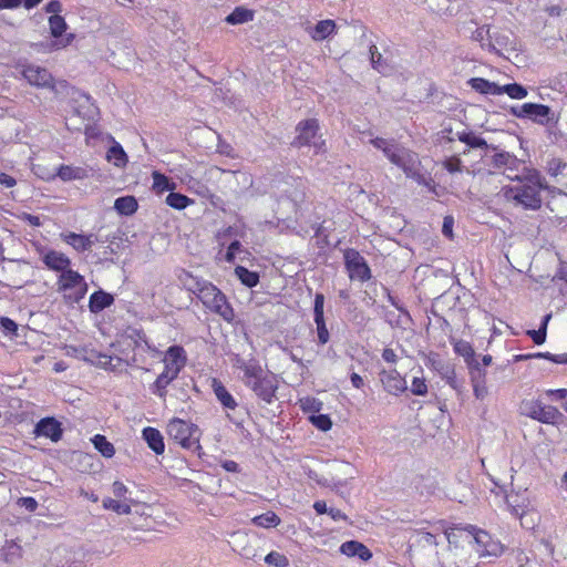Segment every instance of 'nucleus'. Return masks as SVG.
<instances>
[{"label": "nucleus", "instance_id": "9", "mask_svg": "<svg viewBox=\"0 0 567 567\" xmlns=\"http://www.w3.org/2000/svg\"><path fill=\"white\" fill-rule=\"evenodd\" d=\"M506 505L511 514L520 520V526L526 529L534 528V522L527 524L524 517L527 514H534L535 508L526 493H509L506 495Z\"/></svg>", "mask_w": 567, "mask_h": 567}, {"label": "nucleus", "instance_id": "10", "mask_svg": "<svg viewBox=\"0 0 567 567\" xmlns=\"http://www.w3.org/2000/svg\"><path fill=\"white\" fill-rule=\"evenodd\" d=\"M523 413L543 423H555L560 416L559 411L551 405H544L539 401H524L520 405Z\"/></svg>", "mask_w": 567, "mask_h": 567}, {"label": "nucleus", "instance_id": "44", "mask_svg": "<svg viewBox=\"0 0 567 567\" xmlns=\"http://www.w3.org/2000/svg\"><path fill=\"white\" fill-rule=\"evenodd\" d=\"M454 351L462 355L466 363L468 364L470 361L472 360H475L474 359V349L472 348V346L467 342V341H464V340H458L454 343Z\"/></svg>", "mask_w": 567, "mask_h": 567}, {"label": "nucleus", "instance_id": "61", "mask_svg": "<svg viewBox=\"0 0 567 567\" xmlns=\"http://www.w3.org/2000/svg\"><path fill=\"white\" fill-rule=\"evenodd\" d=\"M565 167V164H563L559 159H551L549 163H548V173L551 175V176H557L561 168Z\"/></svg>", "mask_w": 567, "mask_h": 567}, {"label": "nucleus", "instance_id": "43", "mask_svg": "<svg viewBox=\"0 0 567 567\" xmlns=\"http://www.w3.org/2000/svg\"><path fill=\"white\" fill-rule=\"evenodd\" d=\"M49 25L52 37L59 38L66 29V23L63 17L59 14L49 18Z\"/></svg>", "mask_w": 567, "mask_h": 567}, {"label": "nucleus", "instance_id": "30", "mask_svg": "<svg viewBox=\"0 0 567 567\" xmlns=\"http://www.w3.org/2000/svg\"><path fill=\"white\" fill-rule=\"evenodd\" d=\"M106 159L116 167H124L127 164V155L120 143L114 142L106 153Z\"/></svg>", "mask_w": 567, "mask_h": 567}, {"label": "nucleus", "instance_id": "15", "mask_svg": "<svg viewBox=\"0 0 567 567\" xmlns=\"http://www.w3.org/2000/svg\"><path fill=\"white\" fill-rule=\"evenodd\" d=\"M187 362V354L183 347L171 346L164 354V370L178 377Z\"/></svg>", "mask_w": 567, "mask_h": 567}, {"label": "nucleus", "instance_id": "29", "mask_svg": "<svg viewBox=\"0 0 567 567\" xmlns=\"http://www.w3.org/2000/svg\"><path fill=\"white\" fill-rule=\"evenodd\" d=\"M177 377L174 374L163 370V372L157 377L155 382L151 385V391L159 396L165 398L167 393V386L175 380Z\"/></svg>", "mask_w": 567, "mask_h": 567}, {"label": "nucleus", "instance_id": "39", "mask_svg": "<svg viewBox=\"0 0 567 567\" xmlns=\"http://www.w3.org/2000/svg\"><path fill=\"white\" fill-rule=\"evenodd\" d=\"M94 447L104 456L112 457L115 454V449L111 442L106 440L104 435L96 434L92 437Z\"/></svg>", "mask_w": 567, "mask_h": 567}, {"label": "nucleus", "instance_id": "24", "mask_svg": "<svg viewBox=\"0 0 567 567\" xmlns=\"http://www.w3.org/2000/svg\"><path fill=\"white\" fill-rule=\"evenodd\" d=\"M212 389L219 403L226 410H235L237 402L218 379L212 380Z\"/></svg>", "mask_w": 567, "mask_h": 567}, {"label": "nucleus", "instance_id": "35", "mask_svg": "<svg viewBox=\"0 0 567 567\" xmlns=\"http://www.w3.org/2000/svg\"><path fill=\"white\" fill-rule=\"evenodd\" d=\"M456 137L458 141L465 143L471 148H487L486 141L472 132L457 131Z\"/></svg>", "mask_w": 567, "mask_h": 567}, {"label": "nucleus", "instance_id": "38", "mask_svg": "<svg viewBox=\"0 0 567 567\" xmlns=\"http://www.w3.org/2000/svg\"><path fill=\"white\" fill-rule=\"evenodd\" d=\"M235 274L243 285L252 288L259 282V275L255 271H250L243 266H237L235 268Z\"/></svg>", "mask_w": 567, "mask_h": 567}, {"label": "nucleus", "instance_id": "20", "mask_svg": "<svg viewBox=\"0 0 567 567\" xmlns=\"http://www.w3.org/2000/svg\"><path fill=\"white\" fill-rule=\"evenodd\" d=\"M35 432L38 435L49 437L53 442H58L62 436L61 425L53 417L42 419L37 424Z\"/></svg>", "mask_w": 567, "mask_h": 567}, {"label": "nucleus", "instance_id": "49", "mask_svg": "<svg viewBox=\"0 0 567 567\" xmlns=\"http://www.w3.org/2000/svg\"><path fill=\"white\" fill-rule=\"evenodd\" d=\"M317 326L318 341L326 344L329 341L330 334L326 326L324 317L313 318Z\"/></svg>", "mask_w": 567, "mask_h": 567}, {"label": "nucleus", "instance_id": "42", "mask_svg": "<svg viewBox=\"0 0 567 567\" xmlns=\"http://www.w3.org/2000/svg\"><path fill=\"white\" fill-rule=\"evenodd\" d=\"M153 188L158 192L163 193L165 190H172L175 188V184L171 183L169 179L161 174L159 172H153Z\"/></svg>", "mask_w": 567, "mask_h": 567}, {"label": "nucleus", "instance_id": "4", "mask_svg": "<svg viewBox=\"0 0 567 567\" xmlns=\"http://www.w3.org/2000/svg\"><path fill=\"white\" fill-rule=\"evenodd\" d=\"M166 432L169 439L177 443L182 449L188 450L200 456L202 431L196 424L179 417H173L166 425Z\"/></svg>", "mask_w": 567, "mask_h": 567}, {"label": "nucleus", "instance_id": "40", "mask_svg": "<svg viewBox=\"0 0 567 567\" xmlns=\"http://www.w3.org/2000/svg\"><path fill=\"white\" fill-rule=\"evenodd\" d=\"M252 524L262 527V528H270L276 527L280 524V518L278 515H276L274 512H267L261 515L255 516L251 519Z\"/></svg>", "mask_w": 567, "mask_h": 567}, {"label": "nucleus", "instance_id": "60", "mask_svg": "<svg viewBox=\"0 0 567 567\" xmlns=\"http://www.w3.org/2000/svg\"><path fill=\"white\" fill-rule=\"evenodd\" d=\"M0 185L6 188H12L17 185V179L7 173L0 171Z\"/></svg>", "mask_w": 567, "mask_h": 567}, {"label": "nucleus", "instance_id": "13", "mask_svg": "<svg viewBox=\"0 0 567 567\" xmlns=\"http://www.w3.org/2000/svg\"><path fill=\"white\" fill-rule=\"evenodd\" d=\"M21 74L33 86L53 87V76L45 68L37 64H25L22 65Z\"/></svg>", "mask_w": 567, "mask_h": 567}, {"label": "nucleus", "instance_id": "14", "mask_svg": "<svg viewBox=\"0 0 567 567\" xmlns=\"http://www.w3.org/2000/svg\"><path fill=\"white\" fill-rule=\"evenodd\" d=\"M551 110L549 106L537 103H524L520 106L512 107V114L519 118H530L539 124H545Z\"/></svg>", "mask_w": 567, "mask_h": 567}, {"label": "nucleus", "instance_id": "5", "mask_svg": "<svg viewBox=\"0 0 567 567\" xmlns=\"http://www.w3.org/2000/svg\"><path fill=\"white\" fill-rule=\"evenodd\" d=\"M64 352L68 357L83 360L105 370L116 371L123 367V360L121 358L101 353L86 346H64Z\"/></svg>", "mask_w": 567, "mask_h": 567}, {"label": "nucleus", "instance_id": "47", "mask_svg": "<svg viewBox=\"0 0 567 567\" xmlns=\"http://www.w3.org/2000/svg\"><path fill=\"white\" fill-rule=\"evenodd\" d=\"M446 383L454 389L457 393H461L464 389L463 382L457 380L456 373L454 369L446 368L445 373L443 374Z\"/></svg>", "mask_w": 567, "mask_h": 567}, {"label": "nucleus", "instance_id": "57", "mask_svg": "<svg viewBox=\"0 0 567 567\" xmlns=\"http://www.w3.org/2000/svg\"><path fill=\"white\" fill-rule=\"evenodd\" d=\"M417 543L423 545H436L435 536L429 532L416 533Z\"/></svg>", "mask_w": 567, "mask_h": 567}, {"label": "nucleus", "instance_id": "16", "mask_svg": "<svg viewBox=\"0 0 567 567\" xmlns=\"http://www.w3.org/2000/svg\"><path fill=\"white\" fill-rule=\"evenodd\" d=\"M251 382L252 383L248 386L255 392V394L266 403H271L278 389L275 378L269 374H264L257 380H251Z\"/></svg>", "mask_w": 567, "mask_h": 567}, {"label": "nucleus", "instance_id": "21", "mask_svg": "<svg viewBox=\"0 0 567 567\" xmlns=\"http://www.w3.org/2000/svg\"><path fill=\"white\" fill-rule=\"evenodd\" d=\"M341 554L348 557L358 556L360 559L367 561L372 557L370 549L360 542L348 540L340 546Z\"/></svg>", "mask_w": 567, "mask_h": 567}, {"label": "nucleus", "instance_id": "48", "mask_svg": "<svg viewBox=\"0 0 567 567\" xmlns=\"http://www.w3.org/2000/svg\"><path fill=\"white\" fill-rule=\"evenodd\" d=\"M309 421L315 425L317 429L321 431H329L332 426V422L330 417L327 414H318V415H311L309 417Z\"/></svg>", "mask_w": 567, "mask_h": 567}, {"label": "nucleus", "instance_id": "34", "mask_svg": "<svg viewBox=\"0 0 567 567\" xmlns=\"http://www.w3.org/2000/svg\"><path fill=\"white\" fill-rule=\"evenodd\" d=\"M240 369L244 371L246 385H250L251 380H257L265 374L261 367L255 361L243 362Z\"/></svg>", "mask_w": 567, "mask_h": 567}, {"label": "nucleus", "instance_id": "17", "mask_svg": "<svg viewBox=\"0 0 567 567\" xmlns=\"http://www.w3.org/2000/svg\"><path fill=\"white\" fill-rule=\"evenodd\" d=\"M379 377L383 389L392 395H399L408 389L405 379L395 369H383Z\"/></svg>", "mask_w": 567, "mask_h": 567}, {"label": "nucleus", "instance_id": "45", "mask_svg": "<svg viewBox=\"0 0 567 567\" xmlns=\"http://www.w3.org/2000/svg\"><path fill=\"white\" fill-rule=\"evenodd\" d=\"M550 318H551L550 315H546L543 318L542 326H540V328L538 330H530V331H528V334L532 337L533 341L536 344H543L545 342L547 324H548Z\"/></svg>", "mask_w": 567, "mask_h": 567}, {"label": "nucleus", "instance_id": "3", "mask_svg": "<svg viewBox=\"0 0 567 567\" xmlns=\"http://www.w3.org/2000/svg\"><path fill=\"white\" fill-rule=\"evenodd\" d=\"M449 544H457L461 540L462 546H468L476 551L481 558H495L504 553V546L497 539H494L485 530H476L473 526L464 529H452L446 534Z\"/></svg>", "mask_w": 567, "mask_h": 567}, {"label": "nucleus", "instance_id": "6", "mask_svg": "<svg viewBox=\"0 0 567 567\" xmlns=\"http://www.w3.org/2000/svg\"><path fill=\"white\" fill-rule=\"evenodd\" d=\"M56 286L58 291L62 292L63 298L71 303L82 300L87 291L84 277L71 268L59 275Z\"/></svg>", "mask_w": 567, "mask_h": 567}, {"label": "nucleus", "instance_id": "2", "mask_svg": "<svg viewBox=\"0 0 567 567\" xmlns=\"http://www.w3.org/2000/svg\"><path fill=\"white\" fill-rule=\"evenodd\" d=\"M369 142L373 147L380 150L393 165L400 167L406 177L419 184H425V177L420 172L421 162L415 152L404 147L394 138L373 137Z\"/></svg>", "mask_w": 567, "mask_h": 567}, {"label": "nucleus", "instance_id": "25", "mask_svg": "<svg viewBox=\"0 0 567 567\" xmlns=\"http://www.w3.org/2000/svg\"><path fill=\"white\" fill-rule=\"evenodd\" d=\"M468 85L476 92L485 95H501V85L483 78H472Z\"/></svg>", "mask_w": 567, "mask_h": 567}, {"label": "nucleus", "instance_id": "8", "mask_svg": "<svg viewBox=\"0 0 567 567\" xmlns=\"http://www.w3.org/2000/svg\"><path fill=\"white\" fill-rule=\"evenodd\" d=\"M297 136L295 137L293 145L301 146H312L316 153H324L326 152V142L318 136L319 123L315 118H309L301 121L297 125Z\"/></svg>", "mask_w": 567, "mask_h": 567}, {"label": "nucleus", "instance_id": "18", "mask_svg": "<svg viewBox=\"0 0 567 567\" xmlns=\"http://www.w3.org/2000/svg\"><path fill=\"white\" fill-rule=\"evenodd\" d=\"M62 239L70 246L73 247L78 252L90 250L92 246L99 241V238L94 234L82 235L76 233L61 234Z\"/></svg>", "mask_w": 567, "mask_h": 567}, {"label": "nucleus", "instance_id": "32", "mask_svg": "<svg viewBox=\"0 0 567 567\" xmlns=\"http://www.w3.org/2000/svg\"><path fill=\"white\" fill-rule=\"evenodd\" d=\"M63 182H70L74 179H83L86 177L85 169L81 167H73L69 165H61L55 174Z\"/></svg>", "mask_w": 567, "mask_h": 567}, {"label": "nucleus", "instance_id": "51", "mask_svg": "<svg viewBox=\"0 0 567 567\" xmlns=\"http://www.w3.org/2000/svg\"><path fill=\"white\" fill-rule=\"evenodd\" d=\"M494 163L497 166H502L503 165V166L512 167L516 163H518V161H517V158L515 156L511 155L509 153L503 152V153L495 154Z\"/></svg>", "mask_w": 567, "mask_h": 567}, {"label": "nucleus", "instance_id": "52", "mask_svg": "<svg viewBox=\"0 0 567 567\" xmlns=\"http://www.w3.org/2000/svg\"><path fill=\"white\" fill-rule=\"evenodd\" d=\"M112 493L118 499H123V501H126V502H130V503H134L133 499L127 497L128 488L126 487V485H124L120 481H115L113 483V485H112Z\"/></svg>", "mask_w": 567, "mask_h": 567}, {"label": "nucleus", "instance_id": "53", "mask_svg": "<svg viewBox=\"0 0 567 567\" xmlns=\"http://www.w3.org/2000/svg\"><path fill=\"white\" fill-rule=\"evenodd\" d=\"M411 392L414 395H425L427 385L424 378L414 377L411 383Z\"/></svg>", "mask_w": 567, "mask_h": 567}, {"label": "nucleus", "instance_id": "59", "mask_svg": "<svg viewBox=\"0 0 567 567\" xmlns=\"http://www.w3.org/2000/svg\"><path fill=\"white\" fill-rule=\"evenodd\" d=\"M370 54L372 66L380 71L382 55L378 52V48L375 45L370 47Z\"/></svg>", "mask_w": 567, "mask_h": 567}, {"label": "nucleus", "instance_id": "22", "mask_svg": "<svg viewBox=\"0 0 567 567\" xmlns=\"http://www.w3.org/2000/svg\"><path fill=\"white\" fill-rule=\"evenodd\" d=\"M143 439L146 441L148 447L157 455L165 451V443L162 433L155 427H145L142 432Z\"/></svg>", "mask_w": 567, "mask_h": 567}, {"label": "nucleus", "instance_id": "12", "mask_svg": "<svg viewBox=\"0 0 567 567\" xmlns=\"http://www.w3.org/2000/svg\"><path fill=\"white\" fill-rule=\"evenodd\" d=\"M468 374L474 396L480 401L485 400L488 395L486 371L481 367L478 361L472 360L468 362Z\"/></svg>", "mask_w": 567, "mask_h": 567}, {"label": "nucleus", "instance_id": "19", "mask_svg": "<svg viewBox=\"0 0 567 567\" xmlns=\"http://www.w3.org/2000/svg\"><path fill=\"white\" fill-rule=\"evenodd\" d=\"M41 259L50 270L60 274H62V271H66L71 265L70 258L65 254L56 250H48L42 252Z\"/></svg>", "mask_w": 567, "mask_h": 567}, {"label": "nucleus", "instance_id": "28", "mask_svg": "<svg viewBox=\"0 0 567 567\" xmlns=\"http://www.w3.org/2000/svg\"><path fill=\"white\" fill-rule=\"evenodd\" d=\"M179 280L187 290H189L197 297H199L200 290H203L205 288V286H207L209 284L207 280L196 277L187 271H184L179 276Z\"/></svg>", "mask_w": 567, "mask_h": 567}, {"label": "nucleus", "instance_id": "26", "mask_svg": "<svg viewBox=\"0 0 567 567\" xmlns=\"http://www.w3.org/2000/svg\"><path fill=\"white\" fill-rule=\"evenodd\" d=\"M336 30V22L333 20L327 19L319 21L309 33L312 40L323 41L328 37L334 34Z\"/></svg>", "mask_w": 567, "mask_h": 567}, {"label": "nucleus", "instance_id": "33", "mask_svg": "<svg viewBox=\"0 0 567 567\" xmlns=\"http://www.w3.org/2000/svg\"><path fill=\"white\" fill-rule=\"evenodd\" d=\"M254 19V11L244 7H237L230 14H228L225 21L228 24H243Z\"/></svg>", "mask_w": 567, "mask_h": 567}, {"label": "nucleus", "instance_id": "11", "mask_svg": "<svg viewBox=\"0 0 567 567\" xmlns=\"http://www.w3.org/2000/svg\"><path fill=\"white\" fill-rule=\"evenodd\" d=\"M344 261L349 277L352 280L367 281L371 278V271L364 258L354 249L344 252Z\"/></svg>", "mask_w": 567, "mask_h": 567}, {"label": "nucleus", "instance_id": "55", "mask_svg": "<svg viewBox=\"0 0 567 567\" xmlns=\"http://www.w3.org/2000/svg\"><path fill=\"white\" fill-rule=\"evenodd\" d=\"M443 167L451 174L462 171V162L457 156H451L443 162Z\"/></svg>", "mask_w": 567, "mask_h": 567}, {"label": "nucleus", "instance_id": "64", "mask_svg": "<svg viewBox=\"0 0 567 567\" xmlns=\"http://www.w3.org/2000/svg\"><path fill=\"white\" fill-rule=\"evenodd\" d=\"M328 515L334 522H339V520H344L346 522L348 519L347 515L343 512H341L339 508H336V507H329Z\"/></svg>", "mask_w": 567, "mask_h": 567}, {"label": "nucleus", "instance_id": "54", "mask_svg": "<svg viewBox=\"0 0 567 567\" xmlns=\"http://www.w3.org/2000/svg\"><path fill=\"white\" fill-rule=\"evenodd\" d=\"M265 563L277 567H285L287 566L288 560L284 555L277 551H271L265 557Z\"/></svg>", "mask_w": 567, "mask_h": 567}, {"label": "nucleus", "instance_id": "63", "mask_svg": "<svg viewBox=\"0 0 567 567\" xmlns=\"http://www.w3.org/2000/svg\"><path fill=\"white\" fill-rule=\"evenodd\" d=\"M62 10V4L59 0H51L45 6V11L48 13H52V16L58 14Z\"/></svg>", "mask_w": 567, "mask_h": 567}, {"label": "nucleus", "instance_id": "7", "mask_svg": "<svg viewBox=\"0 0 567 567\" xmlns=\"http://www.w3.org/2000/svg\"><path fill=\"white\" fill-rule=\"evenodd\" d=\"M198 298L207 309L219 315L224 320L228 322L234 320L235 313L226 296L212 282L200 290Z\"/></svg>", "mask_w": 567, "mask_h": 567}, {"label": "nucleus", "instance_id": "50", "mask_svg": "<svg viewBox=\"0 0 567 567\" xmlns=\"http://www.w3.org/2000/svg\"><path fill=\"white\" fill-rule=\"evenodd\" d=\"M300 405L306 412H319L322 408V402L315 398H303L300 399Z\"/></svg>", "mask_w": 567, "mask_h": 567}, {"label": "nucleus", "instance_id": "27", "mask_svg": "<svg viewBox=\"0 0 567 567\" xmlns=\"http://www.w3.org/2000/svg\"><path fill=\"white\" fill-rule=\"evenodd\" d=\"M114 302V298L112 295L100 290L91 295L89 301V308L91 312L97 313L105 308L110 307Z\"/></svg>", "mask_w": 567, "mask_h": 567}, {"label": "nucleus", "instance_id": "36", "mask_svg": "<svg viewBox=\"0 0 567 567\" xmlns=\"http://www.w3.org/2000/svg\"><path fill=\"white\" fill-rule=\"evenodd\" d=\"M133 503L123 501V499H114L111 497H106L103 499V507L105 509L113 511L117 514H124L128 515L132 513V505Z\"/></svg>", "mask_w": 567, "mask_h": 567}, {"label": "nucleus", "instance_id": "37", "mask_svg": "<svg viewBox=\"0 0 567 567\" xmlns=\"http://www.w3.org/2000/svg\"><path fill=\"white\" fill-rule=\"evenodd\" d=\"M165 202L169 207L178 209V210L185 209L187 206L194 204V199H192L181 193H174V192H171L167 195Z\"/></svg>", "mask_w": 567, "mask_h": 567}, {"label": "nucleus", "instance_id": "41", "mask_svg": "<svg viewBox=\"0 0 567 567\" xmlns=\"http://www.w3.org/2000/svg\"><path fill=\"white\" fill-rule=\"evenodd\" d=\"M507 94L511 99L523 100L527 96V90L518 83L501 85V95Z\"/></svg>", "mask_w": 567, "mask_h": 567}, {"label": "nucleus", "instance_id": "58", "mask_svg": "<svg viewBox=\"0 0 567 567\" xmlns=\"http://www.w3.org/2000/svg\"><path fill=\"white\" fill-rule=\"evenodd\" d=\"M19 505L24 507L28 512H34L38 508V502L33 497H21L19 499Z\"/></svg>", "mask_w": 567, "mask_h": 567}, {"label": "nucleus", "instance_id": "56", "mask_svg": "<svg viewBox=\"0 0 567 567\" xmlns=\"http://www.w3.org/2000/svg\"><path fill=\"white\" fill-rule=\"evenodd\" d=\"M323 309H324V296L322 293H317L315 297V308H313L315 318L324 317Z\"/></svg>", "mask_w": 567, "mask_h": 567}, {"label": "nucleus", "instance_id": "31", "mask_svg": "<svg viewBox=\"0 0 567 567\" xmlns=\"http://www.w3.org/2000/svg\"><path fill=\"white\" fill-rule=\"evenodd\" d=\"M138 205L133 196H123L115 199L114 209L125 216H130L134 214L137 209Z\"/></svg>", "mask_w": 567, "mask_h": 567}, {"label": "nucleus", "instance_id": "23", "mask_svg": "<svg viewBox=\"0 0 567 567\" xmlns=\"http://www.w3.org/2000/svg\"><path fill=\"white\" fill-rule=\"evenodd\" d=\"M234 546L239 555L246 559H254L258 557V550L249 545V537L246 533L234 534Z\"/></svg>", "mask_w": 567, "mask_h": 567}, {"label": "nucleus", "instance_id": "46", "mask_svg": "<svg viewBox=\"0 0 567 567\" xmlns=\"http://www.w3.org/2000/svg\"><path fill=\"white\" fill-rule=\"evenodd\" d=\"M247 255V250L243 247V245L238 240H234L227 249L225 260L227 262H234L239 255Z\"/></svg>", "mask_w": 567, "mask_h": 567}, {"label": "nucleus", "instance_id": "1", "mask_svg": "<svg viewBox=\"0 0 567 567\" xmlns=\"http://www.w3.org/2000/svg\"><path fill=\"white\" fill-rule=\"evenodd\" d=\"M514 179L523 184L508 188L505 192V197L525 209L536 210L540 208V190L546 188L545 178L535 168L525 166L522 175L515 176Z\"/></svg>", "mask_w": 567, "mask_h": 567}, {"label": "nucleus", "instance_id": "62", "mask_svg": "<svg viewBox=\"0 0 567 567\" xmlns=\"http://www.w3.org/2000/svg\"><path fill=\"white\" fill-rule=\"evenodd\" d=\"M440 142H453L454 140H457L456 133H453L452 128L444 127L440 133Z\"/></svg>", "mask_w": 567, "mask_h": 567}]
</instances>
